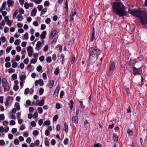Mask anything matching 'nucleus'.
Here are the masks:
<instances>
[{
    "label": "nucleus",
    "instance_id": "72a5a7b5",
    "mask_svg": "<svg viewBox=\"0 0 147 147\" xmlns=\"http://www.w3.org/2000/svg\"><path fill=\"white\" fill-rule=\"evenodd\" d=\"M11 49H12L11 47H7V48L6 49V52L7 53H9L10 52V51H11Z\"/></svg>",
    "mask_w": 147,
    "mask_h": 147
},
{
    "label": "nucleus",
    "instance_id": "9b49d317",
    "mask_svg": "<svg viewBox=\"0 0 147 147\" xmlns=\"http://www.w3.org/2000/svg\"><path fill=\"white\" fill-rule=\"evenodd\" d=\"M56 32L57 31L56 30H53L51 31L50 34V38H52L56 34Z\"/></svg>",
    "mask_w": 147,
    "mask_h": 147
},
{
    "label": "nucleus",
    "instance_id": "de8ad7c7",
    "mask_svg": "<svg viewBox=\"0 0 147 147\" xmlns=\"http://www.w3.org/2000/svg\"><path fill=\"white\" fill-rule=\"evenodd\" d=\"M64 94V92L63 91H61V92L60 94V98H63V96Z\"/></svg>",
    "mask_w": 147,
    "mask_h": 147
},
{
    "label": "nucleus",
    "instance_id": "3c124183",
    "mask_svg": "<svg viewBox=\"0 0 147 147\" xmlns=\"http://www.w3.org/2000/svg\"><path fill=\"white\" fill-rule=\"evenodd\" d=\"M20 42L19 40L18 39H17L15 40L14 42V44L16 45H17L20 44Z\"/></svg>",
    "mask_w": 147,
    "mask_h": 147
},
{
    "label": "nucleus",
    "instance_id": "bf43d9fd",
    "mask_svg": "<svg viewBox=\"0 0 147 147\" xmlns=\"http://www.w3.org/2000/svg\"><path fill=\"white\" fill-rule=\"evenodd\" d=\"M102 145L101 144L99 143L95 144L94 146V147H102Z\"/></svg>",
    "mask_w": 147,
    "mask_h": 147
},
{
    "label": "nucleus",
    "instance_id": "052dcab7",
    "mask_svg": "<svg viewBox=\"0 0 147 147\" xmlns=\"http://www.w3.org/2000/svg\"><path fill=\"white\" fill-rule=\"evenodd\" d=\"M51 144L52 145H54L56 144V141L55 139L52 140L51 142Z\"/></svg>",
    "mask_w": 147,
    "mask_h": 147
},
{
    "label": "nucleus",
    "instance_id": "a19ab883",
    "mask_svg": "<svg viewBox=\"0 0 147 147\" xmlns=\"http://www.w3.org/2000/svg\"><path fill=\"white\" fill-rule=\"evenodd\" d=\"M51 19L49 18H47L45 20V22L48 24H49L51 22Z\"/></svg>",
    "mask_w": 147,
    "mask_h": 147
},
{
    "label": "nucleus",
    "instance_id": "2f4dec72",
    "mask_svg": "<svg viewBox=\"0 0 147 147\" xmlns=\"http://www.w3.org/2000/svg\"><path fill=\"white\" fill-rule=\"evenodd\" d=\"M14 143L15 145H17L19 143V142L17 139H16L14 140Z\"/></svg>",
    "mask_w": 147,
    "mask_h": 147
},
{
    "label": "nucleus",
    "instance_id": "680f3d73",
    "mask_svg": "<svg viewBox=\"0 0 147 147\" xmlns=\"http://www.w3.org/2000/svg\"><path fill=\"white\" fill-rule=\"evenodd\" d=\"M43 120L42 119H40L38 121V124L39 125L41 126L43 123Z\"/></svg>",
    "mask_w": 147,
    "mask_h": 147
},
{
    "label": "nucleus",
    "instance_id": "a18cd8bd",
    "mask_svg": "<svg viewBox=\"0 0 147 147\" xmlns=\"http://www.w3.org/2000/svg\"><path fill=\"white\" fill-rule=\"evenodd\" d=\"M58 118V116L57 115H55L54 116L53 118V121H56Z\"/></svg>",
    "mask_w": 147,
    "mask_h": 147
},
{
    "label": "nucleus",
    "instance_id": "a211bd4d",
    "mask_svg": "<svg viewBox=\"0 0 147 147\" xmlns=\"http://www.w3.org/2000/svg\"><path fill=\"white\" fill-rule=\"evenodd\" d=\"M63 129L66 132H67L68 131V126L66 124V123H65L64 124Z\"/></svg>",
    "mask_w": 147,
    "mask_h": 147
},
{
    "label": "nucleus",
    "instance_id": "b1692460",
    "mask_svg": "<svg viewBox=\"0 0 147 147\" xmlns=\"http://www.w3.org/2000/svg\"><path fill=\"white\" fill-rule=\"evenodd\" d=\"M70 104L69 105L70 106V108L71 109H72L73 106V104H74V102L72 100H70Z\"/></svg>",
    "mask_w": 147,
    "mask_h": 147
},
{
    "label": "nucleus",
    "instance_id": "0eeeda50",
    "mask_svg": "<svg viewBox=\"0 0 147 147\" xmlns=\"http://www.w3.org/2000/svg\"><path fill=\"white\" fill-rule=\"evenodd\" d=\"M39 84L41 86L43 85V81L42 79H40L39 80H36L35 83V85L36 86Z\"/></svg>",
    "mask_w": 147,
    "mask_h": 147
},
{
    "label": "nucleus",
    "instance_id": "f8f14e48",
    "mask_svg": "<svg viewBox=\"0 0 147 147\" xmlns=\"http://www.w3.org/2000/svg\"><path fill=\"white\" fill-rule=\"evenodd\" d=\"M8 6V7L11 6L12 7L14 4V2L11 0H8L7 1Z\"/></svg>",
    "mask_w": 147,
    "mask_h": 147
},
{
    "label": "nucleus",
    "instance_id": "423d86ee",
    "mask_svg": "<svg viewBox=\"0 0 147 147\" xmlns=\"http://www.w3.org/2000/svg\"><path fill=\"white\" fill-rule=\"evenodd\" d=\"M13 100L12 97L10 96H8L6 100L5 103V104L6 106L8 107L9 106V104L10 102H11Z\"/></svg>",
    "mask_w": 147,
    "mask_h": 147
},
{
    "label": "nucleus",
    "instance_id": "79ce46f5",
    "mask_svg": "<svg viewBox=\"0 0 147 147\" xmlns=\"http://www.w3.org/2000/svg\"><path fill=\"white\" fill-rule=\"evenodd\" d=\"M24 7L26 9H28L29 7V4L28 2H26L24 4Z\"/></svg>",
    "mask_w": 147,
    "mask_h": 147
},
{
    "label": "nucleus",
    "instance_id": "c9c22d12",
    "mask_svg": "<svg viewBox=\"0 0 147 147\" xmlns=\"http://www.w3.org/2000/svg\"><path fill=\"white\" fill-rule=\"evenodd\" d=\"M5 65L6 67L9 68L11 67V65L9 62H8L5 63Z\"/></svg>",
    "mask_w": 147,
    "mask_h": 147
},
{
    "label": "nucleus",
    "instance_id": "9d476101",
    "mask_svg": "<svg viewBox=\"0 0 147 147\" xmlns=\"http://www.w3.org/2000/svg\"><path fill=\"white\" fill-rule=\"evenodd\" d=\"M3 86L4 88L5 91H8L10 88L8 83L3 85Z\"/></svg>",
    "mask_w": 147,
    "mask_h": 147
},
{
    "label": "nucleus",
    "instance_id": "69168bd1",
    "mask_svg": "<svg viewBox=\"0 0 147 147\" xmlns=\"http://www.w3.org/2000/svg\"><path fill=\"white\" fill-rule=\"evenodd\" d=\"M14 71L15 70L12 68L9 69L8 70V72L10 73L14 72Z\"/></svg>",
    "mask_w": 147,
    "mask_h": 147
},
{
    "label": "nucleus",
    "instance_id": "c03bdc74",
    "mask_svg": "<svg viewBox=\"0 0 147 147\" xmlns=\"http://www.w3.org/2000/svg\"><path fill=\"white\" fill-rule=\"evenodd\" d=\"M59 92V91L55 90L53 94V96L55 97H57L58 95Z\"/></svg>",
    "mask_w": 147,
    "mask_h": 147
},
{
    "label": "nucleus",
    "instance_id": "412c9836",
    "mask_svg": "<svg viewBox=\"0 0 147 147\" xmlns=\"http://www.w3.org/2000/svg\"><path fill=\"white\" fill-rule=\"evenodd\" d=\"M31 1L32 2H34L36 3L39 4L42 2V0H31Z\"/></svg>",
    "mask_w": 147,
    "mask_h": 147
},
{
    "label": "nucleus",
    "instance_id": "1a4fd4ad",
    "mask_svg": "<svg viewBox=\"0 0 147 147\" xmlns=\"http://www.w3.org/2000/svg\"><path fill=\"white\" fill-rule=\"evenodd\" d=\"M39 101V100H37L35 104L36 106L38 105L40 106H42L44 104V101L43 100H42L40 101Z\"/></svg>",
    "mask_w": 147,
    "mask_h": 147
},
{
    "label": "nucleus",
    "instance_id": "c756f323",
    "mask_svg": "<svg viewBox=\"0 0 147 147\" xmlns=\"http://www.w3.org/2000/svg\"><path fill=\"white\" fill-rule=\"evenodd\" d=\"M30 91L29 89L27 88L26 89L24 90V93L25 95H27L28 94Z\"/></svg>",
    "mask_w": 147,
    "mask_h": 147
},
{
    "label": "nucleus",
    "instance_id": "cd10ccee",
    "mask_svg": "<svg viewBox=\"0 0 147 147\" xmlns=\"http://www.w3.org/2000/svg\"><path fill=\"white\" fill-rule=\"evenodd\" d=\"M48 139V138H46L45 139V144L46 146H49V141L47 140Z\"/></svg>",
    "mask_w": 147,
    "mask_h": 147
},
{
    "label": "nucleus",
    "instance_id": "7c9ffc66",
    "mask_svg": "<svg viewBox=\"0 0 147 147\" xmlns=\"http://www.w3.org/2000/svg\"><path fill=\"white\" fill-rule=\"evenodd\" d=\"M37 109L38 112L40 114L42 112L43 110L40 107H38Z\"/></svg>",
    "mask_w": 147,
    "mask_h": 147
},
{
    "label": "nucleus",
    "instance_id": "4be33fe9",
    "mask_svg": "<svg viewBox=\"0 0 147 147\" xmlns=\"http://www.w3.org/2000/svg\"><path fill=\"white\" fill-rule=\"evenodd\" d=\"M15 106L17 110H19L20 109V107L19 103L18 102H16Z\"/></svg>",
    "mask_w": 147,
    "mask_h": 147
},
{
    "label": "nucleus",
    "instance_id": "37998d69",
    "mask_svg": "<svg viewBox=\"0 0 147 147\" xmlns=\"http://www.w3.org/2000/svg\"><path fill=\"white\" fill-rule=\"evenodd\" d=\"M118 136L116 134H113V139L114 140H117Z\"/></svg>",
    "mask_w": 147,
    "mask_h": 147
},
{
    "label": "nucleus",
    "instance_id": "c85d7f7f",
    "mask_svg": "<svg viewBox=\"0 0 147 147\" xmlns=\"http://www.w3.org/2000/svg\"><path fill=\"white\" fill-rule=\"evenodd\" d=\"M42 69V67L40 65L38 66L36 68V70H37V71L38 72H40V71H41Z\"/></svg>",
    "mask_w": 147,
    "mask_h": 147
},
{
    "label": "nucleus",
    "instance_id": "338daca9",
    "mask_svg": "<svg viewBox=\"0 0 147 147\" xmlns=\"http://www.w3.org/2000/svg\"><path fill=\"white\" fill-rule=\"evenodd\" d=\"M19 88V87L17 85H15L13 87V89L15 91H17Z\"/></svg>",
    "mask_w": 147,
    "mask_h": 147
},
{
    "label": "nucleus",
    "instance_id": "864d4df0",
    "mask_svg": "<svg viewBox=\"0 0 147 147\" xmlns=\"http://www.w3.org/2000/svg\"><path fill=\"white\" fill-rule=\"evenodd\" d=\"M9 123H10V125H14L16 124L15 121H14L13 120H11L10 121Z\"/></svg>",
    "mask_w": 147,
    "mask_h": 147
},
{
    "label": "nucleus",
    "instance_id": "0e129e2a",
    "mask_svg": "<svg viewBox=\"0 0 147 147\" xmlns=\"http://www.w3.org/2000/svg\"><path fill=\"white\" fill-rule=\"evenodd\" d=\"M46 28V25L44 24H42L41 25L40 29L41 30H44Z\"/></svg>",
    "mask_w": 147,
    "mask_h": 147
},
{
    "label": "nucleus",
    "instance_id": "473e14b6",
    "mask_svg": "<svg viewBox=\"0 0 147 147\" xmlns=\"http://www.w3.org/2000/svg\"><path fill=\"white\" fill-rule=\"evenodd\" d=\"M59 72V68H57L54 71V74L56 75H58Z\"/></svg>",
    "mask_w": 147,
    "mask_h": 147
},
{
    "label": "nucleus",
    "instance_id": "5701e85b",
    "mask_svg": "<svg viewBox=\"0 0 147 147\" xmlns=\"http://www.w3.org/2000/svg\"><path fill=\"white\" fill-rule=\"evenodd\" d=\"M2 82L3 85L8 83L6 79L5 78L3 79L2 80Z\"/></svg>",
    "mask_w": 147,
    "mask_h": 147
},
{
    "label": "nucleus",
    "instance_id": "f704fd0d",
    "mask_svg": "<svg viewBox=\"0 0 147 147\" xmlns=\"http://www.w3.org/2000/svg\"><path fill=\"white\" fill-rule=\"evenodd\" d=\"M24 37L25 40H27L28 39V33L27 32H26V33L24 34Z\"/></svg>",
    "mask_w": 147,
    "mask_h": 147
},
{
    "label": "nucleus",
    "instance_id": "bb28decb",
    "mask_svg": "<svg viewBox=\"0 0 147 147\" xmlns=\"http://www.w3.org/2000/svg\"><path fill=\"white\" fill-rule=\"evenodd\" d=\"M47 8H44L42 11L41 14L40 16H41L43 14H45L47 11Z\"/></svg>",
    "mask_w": 147,
    "mask_h": 147
},
{
    "label": "nucleus",
    "instance_id": "e433bc0d",
    "mask_svg": "<svg viewBox=\"0 0 147 147\" xmlns=\"http://www.w3.org/2000/svg\"><path fill=\"white\" fill-rule=\"evenodd\" d=\"M127 133L130 136L133 135V131L131 130H128L127 131Z\"/></svg>",
    "mask_w": 147,
    "mask_h": 147
},
{
    "label": "nucleus",
    "instance_id": "e2e57ef3",
    "mask_svg": "<svg viewBox=\"0 0 147 147\" xmlns=\"http://www.w3.org/2000/svg\"><path fill=\"white\" fill-rule=\"evenodd\" d=\"M45 59V57H44L42 55L41 56H40L39 58V59L40 61L41 62L43 61Z\"/></svg>",
    "mask_w": 147,
    "mask_h": 147
},
{
    "label": "nucleus",
    "instance_id": "4c0bfd02",
    "mask_svg": "<svg viewBox=\"0 0 147 147\" xmlns=\"http://www.w3.org/2000/svg\"><path fill=\"white\" fill-rule=\"evenodd\" d=\"M44 89L42 88H40L39 90V93L40 95H42L43 93Z\"/></svg>",
    "mask_w": 147,
    "mask_h": 147
},
{
    "label": "nucleus",
    "instance_id": "20e7f679",
    "mask_svg": "<svg viewBox=\"0 0 147 147\" xmlns=\"http://www.w3.org/2000/svg\"><path fill=\"white\" fill-rule=\"evenodd\" d=\"M142 73V69L141 68L137 69L134 67H133L132 73L134 76L139 75Z\"/></svg>",
    "mask_w": 147,
    "mask_h": 147
},
{
    "label": "nucleus",
    "instance_id": "6e6552de",
    "mask_svg": "<svg viewBox=\"0 0 147 147\" xmlns=\"http://www.w3.org/2000/svg\"><path fill=\"white\" fill-rule=\"evenodd\" d=\"M72 122L75 124H77L78 121V117L76 116H73L72 117Z\"/></svg>",
    "mask_w": 147,
    "mask_h": 147
},
{
    "label": "nucleus",
    "instance_id": "dca6fc26",
    "mask_svg": "<svg viewBox=\"0 0 147 147\" xmlns=\"http://www.w3.org/2000/svg\"><path fill=\"white\" fill-rule=\"evenodd\" d=\"M54 84L53 80H51L50 81L48 85V87L50 88H51L53 86Z\"/></svg>",
    "mask_w": 147,
    "mask_h": 147
},
{
    "label": "nucleus",
    "instance_id": "6ab92c4d",
    "mask_svg": "<svg viewBox=\"0 0 147 147\" xmlns=\"http://www.w3.org/2000/svg\"><path fill=\"white\" fill-rule=\"evenodd\" d=\"M20 80L21 81H24L26 78V76L24 75H20Z\"/></svg>",
    "mask_w": 147,
    "mask_h": 147
},
{
    "label": "nucleus",
    "instance_id": "393cba45",
    "mask_svg": "<svg viewBox=\"0 0 147 147\" xmlns=\"http://www.w3.org/2000/svg\"><path fill=\"white\" fill-rule=\"evenodd\" d=\"M69 139L67 138H66L63 141V144L65 145H67L69 143Z\"/></svg>",
    "mask_w": 147,
    "mask_h": 147
},
{
    "label": "nucleus",
    "instance_id": "f03ea898",
    "mask_svg": "<svg viewBox=\"0 0 147 147\" xmlns=\"http://www.w3.org/2000/svg\"><path fill=\"white\" fill-rule=\"evenodd\" d=\"M113 11L120 17L127 16V13L125 11V6L120 2H115L112 5Z\"/></svg>",
    "mask_w": 147,
    "mask_h": 147
},
{
    "label": "nucleus",
    "instance_id": "58836bf2",
    "mask_svg": "<svg viewBox=\"0 0 147 147\" xmlns=\"http://www.w3.org/2000/svg\"><path fill=\"white\" fill-rule=\"evenodd\" d=\"M37 61L36 59H32L31 60L30 62L34 64Z\"/></svg>",
    "mask_w": 147,
    "mask_h": 147
},
{
    "label": "nucleus",
    "instance_id": "f3484780",
    "mask_svg": "<svg viewBox=\"0 0 147 147\" xmlns=\"http://www.w3.org/2000/svg\"><path fill=\"white\" fill-rule=\"evenodd\" d=\"M17 18H18V21H20L23 20V17L22 15L19 14L17 16Z\"/></svg>",
    "mask_w": 147,
    "mask_h": 147
},
{
    "label": "nucleus",
    "instance_id": "8fccbe9b",
    "mask_svg": "<svg viewBox=\"0 0 147 147\" xmlns=\"http://www.w3.org/2000/svg\"><path fill=\"white\" fill-rule=\"evenodd\" d=\"M34 110V108L32 107H30L29 108V111L30 112L32 113Z\"/></svg>",
    "mask_w": 147,
    "mask_h": 147
},
{
    "label": "nucleus",
    "instance_id": "ea45409f",
    "mask_svg": "<svg viewBox=\"0 0 147 147\" xmlns=\"http://www.w3.org/2000/svg\"><path fill=\"white\" fill-rule=\"evenodd\" d=\"M46 61L48 63H51V57H48L46 59Z\"/></svg>",
    "mask_w": 147,
    "mask_h": 147
},
{
    "label": "nucleus",
    "instance_id": "ddd939ff",
    "mask_svg": "<svg viewBox=\"0 0 147 147\" xmlns=\"http://www.w3.org/2000/svg\"><path fill=\"white\" fill-rule=\"evenodd\" d=\"M41 44V42L40 41H38L36 45V49L37 51H38L39 50V48L40 47Z\"/></svg>",
    "mask_w": 147,
    "mask_h": 147
},
{
    "label": "nucleus",
    "instance_id": "39448f33",
    "mask_svg": "<svg viewBox=\"0 0 147 147\" xmlns=\"http://www.w3.org/2000/svg\"><path fill=\"white\" fill-rule=\"evenodd\" d=\"M115 63L113 61L112 59L110 63V66L109 67L110 71L114 70L115 69Z\"/></svg>",
    "mask_w": 147,
    "mask_h": 147
},
{
    "label": "nucleus",
    "instance_id": "603ef678",
    "mask_svg": "<svg viewBox=\"0 0 147 147\" xmlns=\"http://www.w3.org/2000/svg\"><path fill=\"white\" fill-rule=\"evenodd\" d=\"M5 119V117L4 114H2L0 115V120H3Z\"/></svg>",
    "mask_w": 147,
    "mask_h": 147
},
{
    "label": "nucleus",
    "instance_id": "13d9d810",
    "mask_svg": "<svg viewBox=\"0 0 147 147\" xmlns=\"http://www.w3.org/2000/svg\"><path fill=\"white\" fill-rule=\"evenodd\" d=\"M7 3L6 2H4L3 3L2 5V7L3 9H5V6L6 5Z\"/></svg>",
    "mask_w": 147,
    "mask_h": 147
},
{
    "label": "nucleus",
    "instance_id": "774afa93",
    "mask_svg": "<svg viewBox=\"0 0 147 147\" xmlns=\"http://www.w3.org/2000/svg\"><path fill=\"white\" fill-rule=\"evenodd\" d=\"M13 80H16L17 78V76L16 74H13L11 76Z\"/></svg>",
    "mask_w": 147,
    "mask_h": 147
},
{
    "label": "nucleus",
    "instance_id": "2eb2a0df",
    "mask_svg": "<svg viewBox=\"0 0 147 147\" xmlns=\"http://www.w3.org/2000/svg\"><path fill=\"white\" fill-rule=\"evenodd\" d=\"M36 8H34L31 12V15L33 17L34 16L36 13Z\"/></svg>",
    "mask_w": 147,
    "mask_h": 147
},
{
    "label": "nucleus",
    "instance_id": "a878e982",
    "mask_svg": "<svg viewBox=\"0 0 147 147\" xmlns=\"http://www.w3.org/2000/svg\"><path fill=\"white\" fill-rule=\"evenodd\" d=\"M50 124V122L49 121H45L43 123V125H49Z\"/></svg>",
    "mask_w": 147,
    "mask_h": 147
},
{
    "label": "nucleus",
    "instance_id": "09e8293b",
    "mask_svg": "<svg viewBox=\"0 0 147 147\" xmlns=\"http://www.w3.org/2000/svg\"><path fill=\"white\" fill-rule=\"evenodd\" d=\"M17 63L16 62H14L12 64V67L13 68H15L17 66Z\"/></svg>",
    "mask_w": 147,
    "mask_h": 147
},
{
    "label": "nucleus",
    "instance_id": "4d7b16f0",
    "mask_svg": "<svg viewBox=\"0 0 147 147\" xmlns=\"http://www.w3.org/2000/svg\"><path fill=\"white\" fill-rule=\"evenodd\" d=\"M20 14H23L24 13V11L23 9L21 8L19 10Z\"/></svg>",
    "mask_w": 147,
    "mask_h": 147
},
{
    "label": "nucleus",
    "instance_id": "49530a36",
    "mask_svg": "<svg viewBox=\"0 0 147 147\" xmlns=\"http://www.w3.org/2000/svg\"><path fill=\"white\" fill-rule=\"evenodd\" d=\"M39 141L38 140H37L34 143V146H38L39 145Z\"/></svg>",
    "mask_w": 147,
    "mask_h": 147
},
{
    "label": "nucleus",
    "instance_id": "aec40b11",
    "mask_svg": "<svg viewBox=\"0 0 147 147\" xmlns=\"http://www.w3.org/2000/svg\"><path fill=\"white\" fill-rule=\"evenodd\" d=\"M18 12L19 11L17 10H16L14 12L13 16V19H14L15 18L16 16L18 13Z\"/></svg>",
    "mask_w": 147,
    "mask_h": 147
},
{
    "label": "nucleus",
    "instance_id": "6e6d98bb",
    "mask_svg": "<svg viewBox=\"0 0 147 147\" xmlns=\"http://www.w3.org/2000/svg\"><path fill=\"white\" fill-rule=\"evenodd\" d=\"M0 40L3 42H5L6 38L4 36H2L1 37Z\"/></svg>",
    "mask_w": 147,
    "mask_h": 147
},
{
    "label": "nucleus",
    "instance_id": "5fc2aeb1",
    "mask_svg": "<svg viewBox=\"0 0 147 147\" xmlns=\"http://www.w3.org/2000/svg\"><path fill=\"white\" fill-rule=\"evenodd\" d=\"M33 134L35 136H37L38 134V131L37 130H35L33 131Z\"/></svg>",
    "mask_w": 147,
    "mask_h": 147
},
{
    "label": "nucleus",
    "instance_id": "4468645a",
    "mask_svg": "<svg viewBox=\"0 0 147 147\" xmlns=\"http://www.w3.org/2000/svg\"><path fill=\"white\" fill-rule=\"evenodd\" d=\"M47 34L46 31H44L40 35V37L41 39L45 38Z\"/></svg>",
    "mask_w": 147,
    "mask_h": 147
},
{
    "label": "nucleus",
    "instance_id": "f257e3e1",
    "mask_svg": "<svg viewBox=\"0 0 147 147\" xmlns=\"http://www.w3.org/2000/svg\"><path fill=\"white\" fill-rule=\"evenodd\" d=\"M127 12L133 16L140 18L142 25H147V12H144L139 9L129 8Z\"/></svg>",
    "mask_w": 147,
    "mask_h": 147
},
{
    "label": "nucleus",
    "instance_id": "7ed1b4c3",
    "mask_svg": "<svg viewBox=\"0 0 147 147\" xmlns=\"http://www.w3.org/2000/svg\"><path fill=\"white\" fill-rule=\"evenodd\" d=\"M90 55L89 60L92 61L97 58L98 56L100 53V51L97 47H92L89 49Z\"/></svg>",
    "mask_w": 147,
    "mask_h": 147
}]
</instances>
